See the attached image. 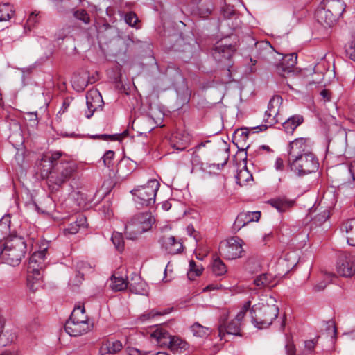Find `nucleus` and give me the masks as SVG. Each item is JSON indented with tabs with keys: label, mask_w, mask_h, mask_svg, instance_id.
<instances>
[{
	"label": "nucleus",
	"mask_w": 355,
	"mask_h": 355,
	"mask_svg": "<svg viewBox=\"0 0 355 355\" xmlns=\"http://www.w3.org/2000/svg\"><path fill=\"white\" fill-rule=\"evenodd\" d=\"M73 15L77 20L82 21L85 25L89 24L91 21L89 13L84 9L75 10Z\"/></svg>",
	"instance_id": "obj_38"
},
{
	"label": "nucleus",
	"mask_w": 355,
	"mask_h": 355,
	"mask_svg": "<svg viewBox=\"0 0 355 355\" xmlns=\"http://www.w3.org/2000/svg\"><path fill=\"white\" fill-rule=\"evenodd\" d=\"M348 171L350 173L353 180H355V161L352 162L348 166Z\"/></svg>",
	"instance_id": "obj_58"
},
{
	"label": "nucleus",
	"mask_w": 355,
	"mask_h": 355,
	"mask_svg": "<svg viewBox=\"0 0 355 355\" xmlns=\"http://www.w3.org/2000/svg\"><path fill=\"white\" fill-rule=\"evenodd\" d=\"M345 7L341 0H323L316 11L317 20L322 25L331 26L341 17Z\"/></svg>",
	"instance_id": "obj_5"
},
{
	"label": "nucleus",
	"mask_w": 355,
	"mask_h": 355,
	"mask_svg": "<svg viewBox=\"0 0 355 355\" xmlns=\"http://www.w3.org/2000/svg\"><path fill=\"white\" fill-rule=\"evenodd\" d=\"M123 348L122 343L119 340L110 341L107 340L103 343L101 348V351L104 353L116 354Z\"/></svg>",
	"instance_id": "obj_30"
},
{
	"label": "nucleus",
	"mask_w": 355,
	"mask_h": 355,
	"mask_svg": "<svg viewBox=\"0 0 355 355\" xmlns=\"http://www.w3.org/2000/svg\"><path fill=\"white\" fill-rule=\"evenodd\" d=\"M320 94L322 97L324 102H328L331 101V92L329 89H322L320 92Z\"/></svg>",
	"instance_id": "obj_53"
},
{
	"label": "nucleus",
	"mask_w": 355,
	"mask_h": 355,
	"mask_svg": "<svg viewBox=\"0 0 355 355\" xmlns=\"http://www.w3.org/2000/svg\"><path fill=\"white\" fill-rule=\"evenodd\" d=\"M284 167V162L281 158H277L275 161V168L277 170H282Z\"/></svg>",
	"instance_id": "obj_60"
},
{
	"label": "nucleus",
	"mask_w": 355,
	"mask_h": 355,
	"mask_svg": "<svg viewBox=\"0 0 355 355\" xmlns=\"http://www.w3.org/2000/svg\"><path fill=\"white\" fill-rule=\"evenodd\" d=\"M69 319L73 321H79L80 322H89L88 317L85 313V307L82 305H78L74 308Z\"/></svg>",
	"instance_id": "obj_31"
},
{
	"label": "nucleus",
	"mask_w": 355,
	"mask_h": 355,
	"mask_svg": "<svg viewBox=\"0 0 355 355\" xmlns=\"http://www.w3.org/2000/svg\"><path fill=\"white\" fill-rule=\"evenodd\" d=\"M218 330L220 339H223L225 334L234 336H241L240 334L241 324L234 320H231L226 327L220 326Z\"/></svg>",
	"instance_id": "obj_25"
},
{
	"label": "nucleus",
	"mask_w": 355,
	"mask_h": 355,
	"mask_svg": "<svg viewBox=\"0 0 355 355\" xmlns=\"http://www.w3.org/2000/svg\"><path fill=\"white\" fill-rule=\"evenodd\" d=\"M111 240L118 251L121 252L123 250L124 241L121 233L116 232H114L112 234Z\"/></svg>",
	"instance_id": "obj_40"
},
{
	"label": "nucleus",
	"mask_w": 355,
	"mask_h": 355,
	"mask_svg": "<svg viewBox=\"0 0 355 355\" xmlns=\"http://www.w3.org/2000/svg\"><path fill=\"white\" fill-rule=\"evenodd\" d=\"M251 306L250 301L246 302L243 306L242 307L241 310L237 313L236 316L234 319V320L239 322L241 324V322L243 319L246 312L248 309H250V307Z\"/></svg>",
	"instance_id": "obj_47"
},
{
	"label": "nucleus",
	"mask_w": 355,
	"mask_h": 355,
	"mask_svg": "<svg viewBox=\"0 0 355 355\" xmlns=\"http://www.w3.org/2000/svg\"><path fill=\"white\" fill-rule=\"evenodd\" d=\"M92 137L94 139H103V140H108V139L112 140L114 139V135L103 134V135H94Z\"/></svg>",
	"instance_id": "obj_57"
},
{
	"label": "nucleus",
	"mask_w": 355,
	"mask_h": 355,
	"mask_svg": "<svg viewBox=\"0 0 355 355\" xmlns=\"http://www.w3.org/2000/svg\"><path fill=\"white\" fill-rule=\"evenodd\" d=\"M280 62L277 66V73L283 77H287L291 73H293V68L297 63V55L295 53H291L282 56L281 55Z\"/></svg>",
	"instance_id": "obj_16"
},
{
	"label": "nucleus",
	"mask_w": 355,
	"mask_h": 355,
	"mask_svg": "<svg viewBox=\"0 0 355 355\" xmlns=\"http://www.w3.org/2000/svg\"><path fill=\"white\" fill-rule=\"evenodd\" d=\"M159 243L166 252L171 254H175L180 252L183 248L182 243L177 241L173 236H162L159 239Z\"/></svg>",
	"instance_id": "obj_18"
},
{
	"label": "nucleus",
	"mask_w": 355,
	"mask_h": 355,
	"mask_svg": "<svg viewBox=\"0 0 355 355\" xmlns=\"http://www.w3.org/2000/svg\"><path fill=\"white\" fill-rule=\"evenodd\" d=\"M345 51L349 58L355 61V40L348 44L346 47Z\"/></svg>",
	"instance_id": "obj_50"
},
{
	"label": "nucleus",
	"mask_w": 355,
	"mask_h": 355,
	"mask_svg": "<svg viewBox=\"0 0 355 355\" xmlns=\"http://www.w3.org/2000/svg\"><path fill=\"white\" fill-rule=\"evenodd\" d=\"M86 220H87L86 218L84 216L80 215V216H79V217L78 218L77 220L75 223H78V225H80V227H85Z\"/></svg>",
	"instance_id": "obj_59"
},
{
	"label": "nucleus",
	"mask_w": 355,
	"mask_h": 355,
	"mask_svg": "<svg viewBox=\"0 0 355 355\" xmlns=\"http://www.w3.org/2000/svg\"><path fill=\"white\" fill-rule=\"evenodd\" d=\"M311 140L308 138H297L290 142L288 159L311 152Z\"/></svg>",
	"instance_id": "obj_13"
},
{
	"label": "nucleus",
	"mask_w": 355,
	"mask_h": 355,
	"mask_svg": "<svg viewBox=\"0 0 355 355\" xmlns=\"http://www.w3.org/2000/svg\"><path fill=\"white\" fill-rule=\"evenodd\" d=\"M235 9L234 8V6L230 5H227L225 7L223 8V13L225 18H230L233 15H235Z\"/></svg>",
	"instance_id": "obj_51"
},
{
	"label": "nucleus",
	"mask_w": 355,
	"mask_h": 355,
	"mask_svg": "<svg viewBox=\"0 0 355 355\" xmlns=\"http://www.w3.org/2000/svg\"><path fill=\"white\" fill-rule=\"evenodd\" d=\"M114 157V152L112 150H107L101 159L103 160V165L106 167H111L112 164V160Z\"/></svg>",
	"instance_id": "obj_46"
},
{
	"label": "nucleus",
	"mask_w": 355,
	"mask_h": 355,
	"mask_svg": "<svg viewBox=\"0 0 355 355\" xmlns=\"http://www.w3.org/2000/svg\"><path fill=\"white\" fill-rule=\"evenodd\" d=\"M62 153L57 151L47 153L42 155L39 165L42 166V175L47 176L49 187H60L76 172L77 164L71 160L62 158Z\"/></svg>",
	"instance_id": "obj_1"
},
{
	"label": "nucleus",
	"mask_w": 355,
	"mask_h": 355,
	"mask_svg": "<svg viewBox=\"0 0 355 355\" xmlns=\"http://www.w3.org/2000/svg\"><path fill=\"white\" fill-rule=\"evenodd\" d=\"M129 355H141V352L137 349H133L130 351Z\"/></svg>",
	"instance_id": "obj_64"
},
{
	"label": "nucleus",
	"mask_w": 355,
	"mask_h": 355,
	"mask_svg": "<svg viewBox=\"0 0 355 355\" xmlns=\"http://www.w3.org/2000/svg\"><path fill=\"white\" fill-rule=\"evenodd\" d=\"M329 211L328 210H324L314 216L313 222L317 225H321L329 218Z\"/></svg>",
	"instance_id": "obj_43"
},
{
	"label": "nucleus",
	"mask_w": 355,
	"mask_h": 355,
	"mask_svg": "<svg viewBox=\"0 0 355 355\" xmlns=\"http://www.w3.org/2000/svg\"><path fill=\"white\" fill-rule=\"evenodd\" d=\"M268 203L280 212H284L293 207L295 201L287 198L286 196H279L268 200Z\"/></svg>",
	"instance_id": "obj_22"
},
{
	"label": "nucleus",
	"mask_w": 355,
	"mask_h": 355,
	"mask_svg": "<svg viewBox=\"0 0 355 355\" xmlns=\"http://www.w3.org/2000/svg\"><path fill=\"white\" fill-rule=\"evenodd\" d=\"M86 99L87 110L85 111V116L89 119L96 110L102 109L104 103L101 93L96 89L89 91Z\"/></svg>",
	"instance_id": "obj_14"
},
{
	"label": "nucleus",
	"mask_w": 355,
	"mask_h": 355,
	"mask_svg": "<svg viewBox=\"0 0 355 355\" xmlns=\"http://www.w3.org/2000/svg\"><path fill=\"white\" fill-rule=\"evenodd\" d=\"M302 122L303 117L302 116L295 115L289 117L283 122L281 121L280 123H282L284 130L287 133H293L296 128L299 126Z\"/></svg>",
	"instance_id": "obj_27"
},
{
	"label": "nucleus",
	"mask_w": 355,
	"mask_h": 355,
	"mask_svg": "<svg viewBox=\"0 0 355 355\" xmlns=\"http://www.w3.org/2000/svg\"><path fill=\"white\" fill-rule=\"evenodd\" d=\"M159 186L157 180H150L146 185L131 191V193L134 196V201L138 209L150 206L155 202V196Z\"/></svg>",
	"instance_id": "obj_8"
},
{
	"label": "nucleus",
	"mask_w": 355,
	"mask_h": 355,
	"mask_svg": "<svg viewBox=\"0 0 355 355\" xmlns=\"http://www.w3.org/2000/svg\"><path fill=\"white\" fill-rule=\"evenodd\" d=\"M155 219L150 212H142L135 215L125 225V234L128 239L136 240L144 232L149 231Z\"/></svg>",
	"instance_id": "obj_6"
},
{
	"label": "nucleus",
	"mask_w": 355,
	"mask_h": 355,
	"mask_svg": "<svg viewBox=\"0 0 355 355\" xmlns=\"http://www.w3.org/2000/svg\"><path fill=\"white\" fill-rule=\"evenodd\" d=\"M0 355H19V353L16 351H4Z\"/></svg>",
	"instance_id": "obj_63"
},
{
	"label": "nucleus",
	"mask_w": 355,
	"mask_h": 355,
	"mask_svg": "<svg viewBox=\"0 0 355 355\" xmlns=\"http://www.w3.org/2000/svg\"><path fill=\"white\" fill-rule=\"evenodd\" d=\"M249 137V132L247 129H238L233 135V143L236 146L241 152L245 151L250 146L247 144Z\"/></svg>",
	"instance_id": "obj_21"
},
{
	"label": "nucleus",
	"mask_w": 355,
	"mask_h": 355,
	"mask_svg": "<svg viewBox=\"0 0 355 355\" xmlns=\"http://www.w3.org/2000/svg\"><path fill=\"white\" fill-rule=\"evenodd\" d=\"M125 21L129 26H135L138 21V17L135 13L130 12L125 15Z\"/></svg>",
	"instance_id": "obj_49"
},
{
	"label": "nucleus",
	"mask_w": 355,
	"mask_h": 355,
	"mask_svg": "<svg viewBox=\"0 0 355 355\" xmlns=\"http://www.w3.org/2000/svg\"><path fill=\"white\" fill-rule=\"evenodd\" d=\"M197 265L193 260L189 261V271L187 273L188 277L189 279H193V275L194 273V270L197 268Z\"/></svg>",
	"instance_id": "obj_55"
},
{
	"label": "nucleus",
	"mask_w": 355,
	"mask_h": 355,
	"mask_svg": "<svg viewBox=\"0 0 355 355\" xmlns=\"http://www.w3.org/2000/svg\"><path fill=\"white\" fill-rule=\"evenodd\" d=\"M257 58L265 60L269 54H274V48L267 41H261L255 43Z\"/></svg>",
	"instance_id": "obj_24"
},
{
	"label": "nucleus",
	"mask_w": 355,
	"mask_h": 355,
	"mask_svg": "<svg viewBox=\"0 0 355 355\" xmlns=\"http://www.w3.org/2000/svg\"><path fill=\"white\" fill-rule=\"evenodd\" d=\"M191 330L195 336L205 337L208 334V328L201 325L198 322H195L191 327Z\"/></svg>",
	"instance_id": "obj_41"
},
{
	"label": "nucleus",
	"mask_w": 355,
	"mask_h": 355,
	"mask_svg": "<svg viewBox=\"0 0 355 355\" xmlns=\"http://www.w3.org/2000/svg\"><path fill=\"white\" fill-rule=\"evenodd\" d=\"M317 341L314 340H306L304 342V349L297 355H313Z\"/></svg>",
	"instance_id": "obj_42"
},
{
	"label": "nucleus",
	"mask_w": 355,
	"mask_h": 355,
	"mask_svg": "<svg viewBox=\"0 0 355 355\" xmlns=\"http://www.w3.org/2000/svg\"><path fill=\"white\" fill-rule=\"evenodd\" d=\"M80 228V225L73 223L69 225V226L65 230V232L69 234H75L79 231Z\"/></svg>",
	"instance_id": "obj_52"
},
{
	"label": "nucleus",
	"mask_w": 355,
	"mask_h": 355,
	"mask_svg": "<svg viewBox=\"0 0 355 355\" xmlns=\"http://www.w3.org/2000/svg\"><path fill=\"white\" fill-rule=\"evenodd\" d=\"M327 328L328 330H329V331L331 330V333H332L333 335L336 334V327H335L334 324L333 322L329 321L327 322Z\"/></svg>",
	"instance_id": "obj_61"
},
{
	"label": "nucleus",
	"mask_w": 355,
	"mask_h": 355,
	"mask_svg": "<svg viewBox=\"0 0 355 355\" xmlns=\"http://www.w3.org/2000/svg\"><path fill=\"white\" fill-rule=\"evenodd\" d=\"M214 5L212 0H198L196 14L201 18L208 17L213 12Z\"/></svg>",
	"instance_id": "obj_23"
},
{
	"label": "nucleus",
	"mask_w": 355,
	"mask_h": 355,
	"mask_svg": "<svg viewBox=\"0 0 355 355\" xmlns=\"http://www.w3.org/2000/svg\"><path fill=\"white\" fill-rule=\"evenodd\" d=\"M270 55H268L266 59L265 60V61H266L268 63H269L270 64L272 65V66H275L276 67V70L277 71V66L279 65V63L280 62V58H281V54L279 53L278 52H277L275 49H274V54L273 53H270L269 54Z\"/></svg>",
	"instance_id": "obj_44"
},
{
	"label": "nucleus",
	"mask_w": 355,
	"mask_h": 355,
	"mask_svg": "<svg viewBox=\"0 0 355 355\" xmlns=\"http://www.w3.org/2000/svg\"><path fill=\"white\" fill-rule=\"evenodd\" d=\"M151 337L155 338L160 346L166 347L168 340H171L173 336L163 328H157L151 334Z\"/></svg>",
	"instance_id": "obj_29"
},
{
	"label": "nucleus",
	"mask_w": 355,
	"mask_h": 355,
	"mask_svg": "<svg viewBox=\"0 0 355 355\" xmlns=\"http://www.w3.org/2000/svg\"><path fill=\"white\" fill-rule=\"evenodd\" d=\"M37 13H35V12H33L30 14L29 17L27 19V24L29 26H33L37 23Z\"/></svg>",
	"instance_id": "obj_54"
},
{
	"label": "nucleus",
	"mask_w": 355,
	"mask_h": 355,
	"mask_svg": "<svg viewBox=\"0 0 355 355\" xmlns=\"http://www.w3.org/2000/svg\"><path fill=\"white\" fill-rule=\"evenodd\" d=\"M254 284L259 288L270 286L271 280L267 274H261L254 280Z\"/></svg>",
	"instance_id": "obj_39"
},
{
	"label": "nucleus",
	"mask_w": 355,
	"mask_h": 355,
	"mask_svg": "<svg viewBox=\"0 0 355 355\" xmlns=\"http://www.w3.org/2000/svg\"><path fill=\"white\" fill-rule=\"evenodd\" d=\"M336 271L340 276L352 277L355 274V256L347 253L341 254L337 261Z\"/></svg>",
	"instance_id": "obj_12"
},
{
	"label": "nucleus",
	"mask_w": 355,
	"mask_h": 355,
	"mask_svg": "<svg viewBox=\"0 0 355 355\" xmlns=\"http://www.w3.org/2000/svg\"><path fill=\"white\" fill-rule=\"evenodd\" d=\"M196 43L193 37H183L180 33L168 35L164 40V48L168 51L177 53L184 62H188L193 56Z\"/></svg>",
	"instance_id": "obj_4"
},
{
	"label": "nucleus",
	"mask_w": 355,
	"mask_h": 355,
	"mask_svg": "<svg viewBox=\"0 0 355 355\" xmlns=\"http://www.w3.org/2000/svg\"><path fill=\"white\" fill-rule=\"evenodd\" d=\"M173 307H171V308H167V309H165L162 311H156L155 309H152L149 311H146L145 313H144L142 315H140L139 320L141 322H145V321H147L155 316H159V315H166L169 313H171L172 311H173Z\"/></svg>",
	"instance_id": "obj_33"
},
{
	"label": "nucleus",
	"mask_w": 355,
	"mask_h": 355,
	"mask_svg": "<svg viewBox=\"0 0 355 355\" xmlns=\"http://www.w3.org/2000/svg\"><path fill=\"white\" fill-rule=\"evenodd\" d=\"M14 15L12 6L9 3L0 4V21H8Z\"/></svg>",
	"instance_id": "obj_35"
},
{
	"label": "nucleus",
	"mask_w": 355,
	"mask_h": 355,
	"mask_svg": "<svg viewBox=\"0 0 355 355\" xmlns=\"http://www.w3.org/2000/svg\"><path fill=\"white\" fill-rule=\"evenodd\" d=\"M197 265L193 260L189 261V271L187 273L188 277L189 279H193V275L194 273V270L197 268Z\"/></svg>",
	"instance_id": "obj_56"
},
{
	"label": "nucleus",
	"mask_w": 355,
	"mask_h": 355,
	"mask_svg": "<svg viewBox=\"0 0 355 355\" xmlns=\"http://www.w3.org/2000/svg\"><path fill=\"white\" fill-rule=\"evenodd\" d=\"M46 252L47 248H44L42 250L35 252L29 259L27 280L30 288L33 291L38 289V287L35 286V284H40V281L42 279V275L41 271L43 270L46 266Z\"/></svg>",
	"instance_id": "obj_7"
},
{
	"label": "nucleus",
	"mask_w": 355,
	"mask_h": 355,
	"mask_svg": "<svg viewBox=\"0 0 355 355\" xmlns=\"http://www.w3.org/2000/svg\"><path fill=\"white\" fill-rule=\"evenodd\" d=\"M10 220L8 216L3 217L0 220V242L8 239L10 234Z\"/></svg>",
	"instance_id": "obj_34"
},
{
	"label": "nucleus",
	"mask_w": 355,
	"mask_h": 355,
	"mask_svg": "<svg viewBox=\"0 0 355 355\" xmlns=\"http://www.w3.org/2000/svg\"><path fill=\"white\" fill-rule=\"evenodd\" d=\"M279 311L276 300L270 296L266 303L259 302L250 309L252 322L259 329L267 328L277 318Z\"/></svg>",
	"instance_id": "obj_2"
},
{
	"label": "nucleus",
	"mask_w": 355,
	"mask_h": 355,
	"mask_svg": "<svg viewBox=\"0 0 355 355\" xmlns=\"http://www.w3.org/2000/svg\"><path fill=\"white\" fill-rule=\"evenodd\" d=\"M288 162L291 171L300 176L314 173L319 168L318 159L312 152L291 158Z\"/></svg>",
	"instance_id": "obj_9"
},
{
	"label": "nucleus",
	"mask_w": 355,
	"mask_h": 355,
	"mask_svg": "<svg viewBox=\"0 0 355 355\" xmlns=\"http://www.w3.org/2000/svg\"><path fill=\"white\" fill-rule=\"evenodd\" d=\"M84 272L78 270L73 278H71L69 284L72 286H79L83 280Z\"/></svg>",
	"instance_id": "obj_48"
},
{
	"label": "nucleus",
	"mask_w": 355,
	"mask_h": 355,
	"mask_svg": "<svg viewBox=\"0 0 355 355\" xmlns=\"http://www.w3.org/2000/svg\"><path fill=\"white\" fill-rule=\"evenodd\" d=\"M282 103V98L279 95L272 96L268 103V110L265 112L264 121L268 124L263 125L265 129L267 126H272L277 123L281 122L283 119H279V112Z\"/></svg>",
	"instance_id": "obj_11"
},
{
	"label": "nucleus",
	"mask_w": 355,
	"mask_h": 355,
	"mask_svg": "<svg viewBox=\"0 0 355 355\" xmlns=\"http://www.w3.org/2000/svg\"><path fill=\"white\" fill-rule=\"evenodd\" d=\"M235 51V47L232 44L218 42L212 50V55L217 62H223L224 60H230Z\"/></svg>",
	"instance_id": "obj_17"
},
{
	"label": "nucleus",
	"mask_w": 355,
	"mask_h": 355,
	"mask_svg": "<svg viewBox=\"0 0 355 355\" xmlns=\"http://www.w3.org/2000/svg\"><path fill=\"white\" fill-rule=\"evenodd\" d=\"M212 271L216 276H221L227 272V268L220 258L216 257L213 261Z\"/></svg>",
	"instance_id": "obj_36"
},
{
	"label": "nucleus",
	"mask_w": 355,
	"mask_h": 355,
	"mask_svg": "<svg viewBox=\"0 0 355 355\" xmlns=\"http://www.w3.org/2000/svg\"><path fill=\"white\" fill-rule=\"evenodd\" d=\"M27 252V245L24 238L12 236L6 240L1 246L0 259L12 266H18Z\"/></svg>",
	"instance_id": "obj_3"
},
{
	"label": "nucleus",
	"mask_w": 355,
	"mask_h": 355,
	"mask_svg": "<svg viewBox=\"0 0 355 355\" xmlns=\"http://www.w3.org/2000/svg\"><path fill=\"white\" fill-rule=\"evenodd\" d=\"M341 230L346 233L348 244L355 246V220L345 222L341 226Z\"/></svg>",
	"instance_id": "obj_26"
},
{
	"label": "nucleus",
	"mask_w": 355,
	"mask_h": 355,
	"mask_svg": "<svg viewBox=\"0 0 355 355\" xmlns=\"http://www.w3.org/2000/svg\"><path fill=\"white\" fill-rule=\"evenodd\" d=\"M241 240L237 237H232L219 245L220 254L227 259H234L241 257L243 252Z\"/></svg>",
	"instance_id": "obj_10"
},
{
	"label": "nucleus",
	"mask_w": 355,
	"mask_h": 355,
	"mask_svg": "<svg viewBox=\"0 0 355 355\" xmlns=\"http://www.w3.org/2000/svg\"><path fill=\"white\" fill-rule=\"evenodd\" d=\"M261 217L260 211H246L240 213L234 223V228L239 230L241 227L251 222H257Z\"/></svg>",
	"instance_id": "obj_19"
},
{
	"label": "nucleus",
	"mask_w": 355,
	"mask_h": 355,
	"mask_svg": "<svg viewBox=\"0 0 355 355\" xmlns=\"http://www.w3.org/2000/svg\"><path fill=\"white\" fill-rule=\"evenodd\" d=\"M128 283V288L130 292L142 295H148L147 285L146 282H144L141 277L135 272L132 273Z\"/></svg>",
	"instance_id": "obj_20"
},
{
	"label": "nucleus",
	"mask_w": 355,
	"mask_h": 355,
	"mask_svg": "<svg viewBox=\"0 0 355 355\" xmlns=\"http://www.w3.org/2000/svg\"><path fill=\"white\" fill-rule=\"evenodd\" d=\"M110 288L114 291H122L128 287V281L122 277H116L112 275L110 278Z\"/></svg>",
	"instance_id": "obj_32"
},
{
	"label": "nucleus",
	"mask_w": 355,
	"mask_h": 355,
	"mask_svg": "<svg viewBox=\"0 0 355 355\" xmlns=\"http://www.w3.org/2000/svg\"><path fill=\"white\" fill-rule=\"evenodd\" d=\"M236 183L241 186L248 182L250 180L252 179V175L249 173L246 168L240 170L236 175Z\"/></svg>",
	"instance_id": "obj_37"
},
{
	"label": "nucleus",
	"mask_w": 355,
	"mask_h": 355,
	"mask_svg": "<svg viewBox=\"0 0 355 355\" xmlns=\"http://www.w3.org/2000/svg\"><path fill=\"white\" fill-rule=\"evenodd\" d=\"M93 327L89 322H80L69 319L64 325L66 332L71 336H78L89 331Z\"/></svg>",
	"instance_id": "obj_15"
},
{
	"label": "nucleus",
	"mask_w": 355,
	"mask_h": 355,
	"mask_svg": "<svg viewBox=\"0 0 355 355\" xmlns=\"http://www.w3.org/2000/svg\"><path fill=\"white\" fill-rule=\"evenodd\" d=\"M189 344L185 340L175 336H173L171 340H168L166 345V347L173 352L185 351L189 348Z\"/></svg>",
	"instance_id": "obj_28"
},
{
	"label": "nucleus",
	"mask_w": 355,
	"mask_h": 355,
	"mask_svg": "<svg viewBox=\"0 0 355 355\" xmlns=\"http://www.w3.org/2000/svg\"><path fill=\"white\" fill-rule=\"evenodd\" d=\"M202 272V268L200 266H197V268L194 270V273L193 275V279L195 277L200 276Z\"/></svg>",
	"instance_id": "obj_62"
},
{
	"label": "nucleus",
	"mask_w": 355,
	"mask_h": 355,
	"mask_svg": "<svg viewBox=\"0 0 355 355\" xmlns=\"http://www.w3.org/2000/svg\"><path fill=\"white\" fill-rule=\"evenodd\" d=\"M286 355H296V347L291 336H286V343L285 345Z\"/></svg>",
	"instance_id": "obj_45"
}]
</instances>
